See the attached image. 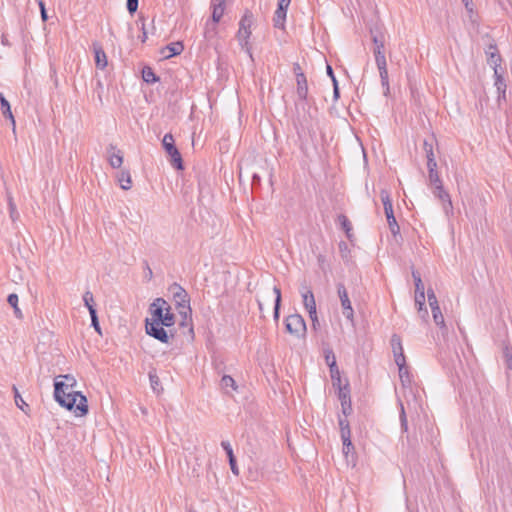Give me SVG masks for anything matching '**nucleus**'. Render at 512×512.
I'll return each instance as SVG.
<instances>
[{"mask_svg":"<svg viewBox=\"0 0 512 512\" xmlns=\"http://www.w3.org/2000/svg\"><path fill=\"white\" fill-rule=\"evenodd\" d=\"M403 370L401 371V368H398L399 369V377L402 381V383L404 384L405 382H408L410 383V378H409V372H408V369L406 367V364L403 365Z\"/></svg>","mask_w":512,"mask_h":512,"instance_id":"nucleus-44","label":"nucleus"},{"mask_svg":"<svg viewBox=\"0 0 512 512\" xmlns=\"http://www.w3.org/2000/svg\"><path fill=\"white\" fill-rule=\"evenodd\" d=\"M327 74L331 77L332 81H334V79H336L334 76L333 69L330 65H327Z\"/></svg>","mask_w":512,"mask_h":512,"instance_id":"nucleus-60","label":"nucleus"},{"mask_svg":"<svg viewBox=\"0 0 512 512\" xmlns=\"http://www.w3.org/2000/svg\"><path fill=\"white\" fill-rule=\"evenodd\" d=\"M488 55V63L490 66H492L494 70V74H496V71H498V67L500 66L501 57L497 52V49L495 46H490L489 51H487Z\"/></svg>","mask_w":512,"mask_h":512,"instance_id":"nucleus-20","label":"nucleus"},{"mask_svg":"<svg viewBox=\"0 0 512 512\" xmlns=\"http://www.w3.org/2000/svg\"><path fill=\"white\" fill-rule=\"evenodd\" d=\"M151 318L145 320L146 333L156 340L168 344L174 337L170 329L176 322V316L172 313L171 306L163 298H156L149 308Z\"/></svg>","mask_w":512,"mask_h":512,"instance_id":"nucleus-1","label":"nucleus"},{"mask_svg":"<svg viewBox=\"0 0 512 512\" xmlns=\"http://www.w3.org/2000/svg\"><path fill=\"white\" fill-rule=\"evenodd\" d=\"M273 292L275 294V303H274V311L273 318L277 322L280 316V307H281V289L278 286L273 287Z\"/></svg>","mask_w":512,"mask_h":512,"instance_id":"nucleus-22","label":"nucleus"},{"mask_svg":"<svg viewBox=\"0 0 512 512\" xmlns=\"http://www.w3.org/2000/svg\"><path fill=\"white\" fill-rule=\"evenodd\" d=\"M142 78L148 84H153L159 80L154 71L150 67H145L142 70Z\"/></svg>","mask_w":512,"mask_h":512,"instance_id":"nucleus-29","label":"nucleus"},{"mask_svg":"<svg viewBox=\"0 0 512 512\" xmlns=\"http://www.w3.org/2000/svg\"><path fill=\"white\" fill-rule=\"evenodd\" d=\"M427 168L428 172L437 170V162L435 158H430L427 160Z\"/></svg>","mask_w":512,"mask_h":512,"instance_id":"nucleus-49","label":"nucleus"},{"mask_svg":"<svg viewBox=\"0 0 512 512\" xmlns=\"http://www.w3.org/2000/svg\"><path fill=\"white\" fill-rule=\"evenodd\" d=\"M1 42H2L3 45H8V40H7V37L5 35H2Z\"/></svg>","mask_w":512,"mask_h":512,"instance_id":"nucleus-63","label":"nucleus"},{"mask_svg":"<svg viewBox=\"0 0 512 512\" xmlns=\"http://www.w3.org/2000/svg\"><path fill=\"white\" fill-rule=\"evenodd\" d=\"M162 146L167 155L170 157L171 165L177 170H183V160L178 148L175 145V140L171 133L164 135L162 139Z\"/></svg>","mask_w":512,"mask_h":512,"instance_id":"nucleus-5","label":"nucleus"},{"mask_svg":"<svg viewBox=\"0 0 512 512\" xmlns=\"http://www.w3.org/2000/svg\"><path fill=\"white\" fill-rule=\"evenodd\" d=\"M337 386L339 388L338 398L341 401V406L345 407V405L348 404L349 410H352L349 384L346 383L343 387L341 386V384Z\"/></svg>","mask_w":512,"mask_h":512,"instance_id":"nucleus-19","label":"nucleus"},{"mask_svg":"<svg viewBox=\"0 0 512 512\" xmlns=\"http://www.w3.org/2000/svg\"><path fill=\"white\" fill-rule=\"evenodd\" d=\"M339 426H340V429H341V439H342V442H343V446H352V442H351V432H350V427H349V423L347 420L345 419H339Z\"/></svg>","mask_w":512,"mask_h":512,"instance_id":"nucleus-18","label":"nucleus"},{"mask_svg":"<svg viewBox=\"0 0 512 512\" xmlns=\"http://www.w3.org/2000/svg\"><path fill=\"white\" fill-rule=\"evenodd\" d=\"M109 163L113 168H120L123 163V156L120 151L110 154Z\"/></svg>","mask_w":512,"mask_h":512,"instance_id":"nucleus-33","label":"nucleus"},{"mask_svg":"<svg viewBox=\"0 0 512 512\" xmlns=\"http://www.w3.org/2000/svg\"><path fill=\"white\" fill-rule=\"evenodd\" d=\"M8 207L11 218L15 220V217L18 216V212L11 196L8 197Z\"/></svg>","mask_w":512,"mask_h":512,"instance_id":"nucleus-45","label":"nucleus"},{"mask_svg":"<svg viewBox=\"0 0 512 512\" xmlns=\"http://www.w3.org/2000/svg\"><path fill=\"white\" fill-rule=\"evenodd\" d=\"M224 13V6L221 5H213V12H212V21L214 23H218L220 19L222 18Z\"/></svg>","mask_w":512,"mask_h":512,"instance_id":"nucleus-39","label":"nucleus"},{"mask_svg":"<svg viewBox=\"0 0 512 512\" xmlns=\"http://www.w3.org/2000/svg\"><path fill=\"white\" fill-rule=\"evenodd\" d=\"M221 446H222V448L225 450V452L227 454V457H228V460H229L230 469H231L232 473L235 476H238L239 475V469H238V466H237V463H236V458L234 456L231 444L228 441H222L221 442Z\"/></svg>","mask_w":512,"mask_h":512,"instance_id":"nucleus-15","label":"nucleus"},{"mask_svg":"<svg viewBox=\"0 0 512 512\" xmlns=\"http://www.w3.org/2000/svg\"><path fill=\"white\" fill-rule=\"evenodd\" d=\"M462 3L464 4L466 10L472 14L473 13V2L472 0H461Z\"/></svg>","mask_w":512,"mask_h":512,"instance_id":"nucleus-51","label":"nucleus"},{"mask_svg":"<svg viewBox=\"0 0 512 512\" xmlns=\"http://www.w3.org/2000/svg\"><path fill=\"white\" fill-rule=\"evenodd\" d=\"M118 181L123 190H129L132 186V180L129 171H121L118 176Z\"/></svg>","mask_w":512,"mask_h":512,"instance_id":"nucleus-25","label":"nucleus"},{"mask_svg":"<svg viewBox=\"0 0 512 512\" xmlns=\"http://www.w3.org/2000/svg\"><path fill=\"white\" fill-rule=\"evenodd\" d=\"M297 88L296 94L299 100L305 101L309 104L308 98V83L307 78L304 73H298V77L296 78Z\"/></svg>","mask_w":512,"mask_h":512,"instance_id":"nucleus-12","label":"nucleus"},{"mask_svg":"<svg viewBox=\"0 0 512 512\" xmlns=\"http://www.w3.org/2000/svg\"><path fill=\"white\" fill-rule=\"evenodd\" d=\"M415 305L417 306L418 313H421L423 306H425V291L415 292Z\"/></svg>","mask_w":512,"mask_h":512,"instance_id":"nucleus-38","label":"nucleus"},{"mask_svg":"<svg viewBox=\"0 0 512 512\" xmlns=\"http://www.w3.org/2000/svg\"><path fill=\"white\" fill-rule=\"evenodd\" d=\"M291 0H279V4L290 5Z\"/></svg>","mask_w":512,"mask_h":512,"instance_id":"nucleus-64","label":"nucleus"},{"mask_svg":"<svg viewBox=\"0 0 512 512\" xmlns=\"http://www.w3.org/2000/svg\"><path fill=\"white\" fill-rule=\"evenodd\" d=\"M303 305L307 311L316 309L314 294L311 290L302 293Z\"/></svg>","mask_w":512,"mask_h":512,"instance_id":"nucleus-23","label":"nucleus"},{"mask_svg":"<svg viewBox=\"0 0 512 512\" xmlns=\"http://www.w3.org/2000/svg\"><path fill=\"white\" fill-rule=\"evenodd\" d=\"M127 10L130 14H133L138 9V0H127Z\"/></svg>","mask_w":512,"mask_h":512,"instance_id":"nucleus-47","label":"nucleus"},{"mask_svg":"<svg viewBox=\"0 0 512 512\" xmlns=\"http://www.w3.org/2000/svg\"><path fill=\"white\" fill-rule=\"evenodd\" d=\"M380 198H381V201L384 206V212L386 215L389 229H390L391 233L394 236H396L400 232V227H399V225L396 221V218L394 216L393 205H392V200L390 198V193L387 190L383 189L380 192Z\"/></svg>","mask_w":512,"mask_h":512,"instance_id":"nucleus-6","label":"nucleus"},{"mask_svg":"<svg viewBox=\"0 0 512 512\" xmlns=\"http://www.w3.org/2000/svg\"><path fill=\"white\" fill-rule=\"evenodd\" d=\"M329 370H330L331 379L333 381V385L334 386L340 385L341 377H340V371L337 366V363L332 361Z\"/></svg>","mask_w":512,"mask_h":512,"instance_id":"nucleus-30","label":"nucleus"},{"mask_svg":"<svg viewBox=\"0 0 512 512\" xmlns=\"http://www.w3.org/2000/svg\"><path fill=\"white\" fill-rule=\"evenodd\" d=\"M433 194L443 203V209L447 215L452 213L453 206L450 195L444 190L443 184L434 186Z\"/></svg>","mask_w":512,"mask_h":512,"instance_id":"nucleus-10","label":"nucleus"},{"mask_svg":"<svg viewBox=\"0 0 512 512\" xmlns=\"http://www.w3.org/2000/svg\"><path fill=\"white\" fill-rule=\"evenodd\" d=\"M90 317H91V325L93 326L95 331L98 332L101 335L102 333H101V328H100V324H99V320H98V315H97V310L96 309H92L91 310Z\"/></svg>","mask_w":512,"mask_h":512,"instance_id":"nucleus-41","label":"nucleus"},{"mask_svg":"<svg viewBox=\"0 0 512 512\" xmlns=\"http://www.w3.org/2000/svg\"><path fill=\"white\" fill-rule=\"evenodd\" d=\"M289 5L279 4L275 11L274 26L277 28H283L286 19L287 9Z\"/></svg>","mask_w":512,"mask_h":512,"instance_id":"nucleus-17","label":"nucleus"},{"mask_svg":"<svg viewBox=\"0 0 512 512\" xmlns=\"http://www.w3.org/2000/svg\"><path fill=\"white\" fill-rule=\"evenodd\" d=\"M412 277L415 282V292L425 291L424 284L422 282L420 273L418 271H412Z\"/></svg>","mask_w":512,"mask_h":512,"instance_id":"nucleus-40","label":"nucleus"},{"mask_svg":"<svg viewBox=\"0 0 512 512\" xmlns=\"http://www.w3.org/2000/svg\"><path fill=\"white\" fill-rule=\"evenodd\" d=\"M15 404L26 414L29 410V405L23 400L16 386H13Z\"/></svg>","mask_w":512,"mask_h":512,"instance_id":"nucleus-27","label":"nucleus"},{"mask_svg":"<svg viewBox=\"0 0 512 512\" xmlns=\"http://www.w3.org/2000/svg\"><path fill=\"white\" fill-rule=\"evenodd\" d=\"M339 250L342 253V257H345L344 253H348L349 252L347 243L344 242V241H341L339 243Z\"/></svg>","mask_w":512,"mask_h":512,"instance_id":"nucleus-52","label":"nucleus"},{"mask_svg":"<svg viewBox=\"0 0 512 512\" xmlns=\"http://www.w3.org/2000/svg\"><path fill=\"white\" fill-rule=\"evenodd\" d=\"M427 298H428L429 306L431 308L440 307L433 289L429 288L427 290Z\"/></svg>","mask_w":512,"mask_h":512,"instance_id":"nucleus-43","label":"nucleus"},{"mask_svg":"<svg viewBox=\"0 0 512 512\" xmlns=\"http://www.w3.org/2000/svg\"><path fill=\"white\" fill-rule=\"evenodd\" d=\"M434 142H436L434 137H432L431 139H425L423 141V149L427 160H429L430 158H435L433 151Z\"/></svg>","mask_w":512,"mask_h":512,"instance_id":"nucleus-26","label":"nucleus"},{"mask_svg":"<svg viewBox=\"0 0 512 512\" xmlns=\"http://www.w3.org/2000/svg\"><path fill=\"white\" fill-rule=\"evenodd\" d=\"M261 183V178L258 174L254 173L252 176V187L259 186Z\"/></svg>","mask_w":512,"mask_h":512,"instance_id":"nucleus-54","label":"nucleus"},{"mask_svg":"<svg viewBox=\"0 0 512 512\" xmlns=\"http://www.w3.org/2000/svg\"><path fill=\"white\" fill-rule=\"evenodd\" d=\"M399 420H400L401 432L402 433L408 432L407 416H406V412H405V409H404V405L401 402H400Z\"/></svg>","mask_w":512,"mask_h":512,"instance_id":"nucleus-35","label":"nucleus"},{"mask_svg":"<svg viewBox=\"0 0 512 512\" xmlns=\"http://www.w3.org/2000/svg\"><path fill=\"white\" fill-rule=\"evenodd\" d=\"M333 96L335 100L339 98V87L336 79L333 81Z\"/></svg>","mask_w":512,"mask_h":512,"instance_id":"nucleus-53","label":"nucleus"},{"mask_svg":"<svg viewBox=\"0 0 512 512\" xmlns=\"http://www.w3.org/2000/svg\"><path fill=\"white\" fill-rule=\"evenodd\" d=\"M433 320L436 325L440 328H446L444 317L442 315L440 307L431 308Z\"/></svg>","mask_w":512,"mask_h":512,"instance_id":"nucleus-32","label":"nucleus"},{"mask_svg":"<svg viewBox=\"0 0 512 512\" xmlns=\"http://www.w3.org/2000/svg\"><path fill=\"white\" fill-rule=\"evenodd\" d=\"M253 20H254V18H253L252 12L249 10H246L239 22V28L251 29Z\"/></svg>","mask_w":512,"mask_h":512,"instance_id":"nucleus-28","label":"nucleus"},{"mask_svg":"<svg viewBox=\"0 0 512 512\" xmlns=\"http://www.w3.org/2000/svg\"><path fill=\"white\" fill-rule=\"evenodd\" d=\"M93 51H94V54H95V65H96V67L98 69L103 70L104 68H106V66L108 64L107 56H106L105 51L103 50V48L98 43H94L93 44Z\"/></svg>","mask_w":512,"mask_h":512,"instance_id":"nucleus-14","label":"nucleus"},{"mask_svg":"<svg viewBox=\"0 0 512 512\" xmlns=\"http://www.w3.org/2000/svg\"><path fill=\"white\" fill-rule=\"evenodd\" d=\"M216 34H217V23L207 22L205 31H204V37L207 40H210V39L214 38Z\"/></svg>","mask_w":512,"mask_h":512,"instance_id":"nucleus-34","label":"nucleus"},{"mask_svg":"<svg viewBox=\"0 0 512 512\" xmlns=\"http://www.w3.org/2000/svg\"><path fill=\"white\" fill-rule=\"evenodd\" d=\"M285 330L296 338L304 337L306 334V323L299 314H291L285 318Z\"/></svg>","mask_w":512,"mask_h":512,"instance_id":"nucleus-7","label":"nucleus"},{"mask_svg":"<svg viewBox=\"0 0 512 512\" xmlns=\"http://www.w3.org/2000/svg\"><path fill=\"white\" fill-rule=\"evenodd\" d=\"M420 318L423 319L425 322H427L428 320V317H429V314H428V310L425 306H423V310L421 313H418Z\"/></svg>","mask_w":512,"mask_h":512,"instance_id":"nucleus-55","label":"nucleus"},{"mask_svg":"<svg viewBox=\"0 0 512 512\" xmlns=\"http://www.w3.org/2000/svg\"><path fill=\"white\" fill-rule=\"evenodd\" d=\"M371 40L373 42V54L375 58L376 66L379 70V76L381 80V85L385 89L384 95L389 93V76L387 70V61H386V34L383 29L379 26H375L370 29Z\"/></svg>","mask_w":512,"mask_h":512,"instance_id":"nucleus-3","label":"nucleus"},{"mask_svg":"<svg viewBox=\"0 0 512 512\" xmlns=\"http://www.w3.org/2000/svg\"><path fill=\"white\" fill-rule=\"evenodd\" d=\"M495 82L494 86L497 90V103L498 106H501L503 102L507 101V95H506V89L507 85L503 78V76L499 73V71H496V74H494Z\"/></svg>","mask_w":512,"mask_h":512,"instance_id":"nucleus-11","label":"nucleus"},{"mask_svg":"<svg viewBox=\"0 0 512 512\" xmlns=\"http://www.w3.org/2000/svg\"><path fill=\"white\" fill-rule=\"evenodd\" d=\"M337 293L341 302L342 313L344 317L353 322L354 321V309L348 296L347 289L343 283L337 284Z\"/></svg>","mask_w":512,"mask_h":512,"instance_id":"nucleus-8","label":"nucleus"},{"mask_svg":"<svg viewBox=\"0 0 512 512\" xmlns=\"http://www.w3.org/2000/svg\"><path fill=\"white\" fill-rule=\"evenodd\" d=\"M169 291L173 295V300L176 304L179 314L182 315L184 319H186L188 313L191 312L190 297L188 293L177 283H173L170 286Z\"/></svg>","mask_w":512,"mask_h":512,"instance_id":"nucleus-4","label":"nucleus"},{"mask_svg":"<svg viewBox=\"0 0 512 512\" xmlns=\"http://www.w3.org/2000/svg\"><path fill=\"white\" fill-rule=\"evenodd\" d=\"M149 379L153 390H156L157 386L160 384L159 377L156 374L149 373Z\"/></svg>","mask_w":512,"mask_h":512,"instance_id":"nucleus-48","label":"nucleus"},{"mask_svg":"<svg viewBox=\"0 0 512 512\" xmlns=\"http://www.w3.org/2000/svg\"><path fill=\"white\" fill-rule=\"evenodd\" d=\"M338 222H339L341 228L345 231L347 238L349 240H351L353 237V234H352V224L349 221V219L344 214H340L338 216Z\"/></svg>","mask_w":512,"mask_h":512,"instance_id":"nucleus-24","label":"nucleus"},{"mask_svg":"<svg viewBox=\"0 0 512 512\" xmlns=\"http://www.w3.org/2000/svg\"><path fill=\"white\" fill-rule=\"evenodd\" d=\"M506 366L509 370H512V355L506 353Z\"/></svg>","mask_w":512,"mask_h":512,"instance_id":"nucleus-58","label":"nucleus"},{"mask_svg":"<svg viewBox=\"0 0 512 512\" xmlns=\"http://www.w3.org/2000/svg\"><path fill=\"white\" fill-rule=\"evenodd\" d=\"M212 5H225V0H212Z\"/></svg>","mask_w":512,"mask_h":512,"instance_id":"nucleus-61","label":"nucleus"},{"mask_svg":"<svg viewBox=\"0 0 512 512\" xmlns=\"http://www.w3.org/2000/svg\"><path fill=\"white\" fill-rule=\"evenodd\" d=\"M8 303L14 309V314L17 318H22V312L18 307V295L15 293L9 294L7 298Z\"/></svg>","mask_w":512,"mask_h":512,"instance_id":"nucleus-31","label":"nucleus"},{"mask_svg":"<svg viewBox=\"0 0 512 512\" xmlns=\"http://www.w3.org/2000/svg\"><path fill=\"white\" fill-rule=\"evenodd\" d=\"M324 353L326 364L330 367L332 360L336 362V357L331 349H326Z\"/></svg>","mask_w":512,"mask_h":512,"instance_id":"nucleus-46","label":"nucleus"},{"mask_svg":"<svg viewBox=\"0 0 512 512\" xmlns=\"http://www.w3.org/2000/svg\"><path fill=\"white\" fill-rule=\"evenodd\" d=\"M38 4H39V7H40V11H41V17H42L43 21H45L47 19V12H46V9H45V4H44V2L42 0H39Z\"/></svg>","mask_w":512,"mask_h":512,"instance_id":"nucleus-50","label":"nucleus"},{"mask_svg":"<svg viewBox=\"0 0 512 512\" xmlns=\"http://www.w3.org/2000/svg\"><path fill=\"white\" fill-rule=\"evenodd\" d=\"M147 39V32H146V29H145V24L144 22H142V36H141V42H145Z\"/></svg>","mask_w":512,"mask_h":512,"instance_id":"nucleus-59","label":"nucleus"},{"mask_svg":"<svg viewBox=\"0 0 512 512\" xmlns=\"http://www.w3.org/2000/svg\"><path fill=\"white\" fill-rule=\"evenodd\" d=\"M293 71H294L296 78L298 77V73H303L299 63H294Z\"/></svg>","mask_w":512,"mask_h":512,"instance_id":"nucleus-57","label":"nucleus"},{"mask_svg":"<svg viewBox=\"0 0 512 512\" xmlns=\"http://www.w3.org/2000/svg\"><path fill=\"white\" fill-rule=\"evenodd\" d=\"M84 305L87 307L89 314L91 315V310L95 308L94 296L90 291H86L83 295Z\"/></svg>","mask_w":512,"mask_h":512,"instance_id":"nucleus-36","label":"nucleus"},{"mask_svg":"<svg viewBox=\"0 0 512 512\" xmlns=\"http://www.w3.org/2000/svg\"><path fill=\"white\" fill-rule=\"evenodd\" d=\"M250 36H251V29H244V28H239L237 35H236L237 40H238L240 46L242 47V49H244L245 52L249 55V57L252 58L251 46L249 43Z\"/></svg>","mask_w":512,"mask_h":512,"instance_id":"nucleus-13","label":"nucleus"},{"mask_svg":"<svg viewBox=\"0 0 512 512\" xmlns=\"http://www.w3.org/2000/svg\"><path fill=\"white\" fill-rule=\"evenodd\" d=\"M184 50V46L181 42H173L168 44L165 48L162 50V54L164 58H171L173 56H177L182 53Z\"/></svg>","mask_w":512,"mask_h":512,"instance_id":"nucleus-16","label":"nucleus"},{"mask_svg":"<svg viewBox=\"0 0 512 512\" xmlns=\"http://www.w3.org/2000/svg\"><path fill=\"white\" fill-rule=\"evenodd\" d=\"M77 381L70 374L59 375L54 382V399L62 407L73 410L77 417L88 413L87 398L76 391Z\"/></svg>","mask_w":512,"mask_h":512,"instance_id":"nucleus-2","label":"nucleus"},{"mask_svg":"<svg viewBox=\"0 0 512 512\" xmlns=\"http://www.w3.org/2000/svg\"><path fill=\"white\" fill-rule=\"evenodd\" d=\"M0 104L1 111L4 117L11 120L13 127L15 128V119L11 111V107L7 99L4 97L3 93L0 92Z\"/></svg>","mask_w":512,"mask_h":512,"instance_id":"nucleus-21","label":"nucleus"},{"mask_svg":"<svg viewBox=\"0 0 512 512\" xmlns=\"http://www.w3.org/2000/svg\"><path fill=\"white\" fill-rule=\"evenodd\" d=\"M391 347L394 355V361L398 368H401V371L403 370V365L406 364V359L402 347L401 337L397 334H393L391 337Z\"/></svg>","mask_w":512,"mask_h":512,"instance_id":"nucleus-9","label":"nucleus"},{"mask_svg":"<svg viewBox=\"0 0 512 512\" xmlns=\"http://www.w3.org/2000/svg\"><path fill=\"white\" fill-rule=\"evenodd\" d=\"M342 411L345 415L349 414L351 412V410H349V408H348V404H346L345 407H342Z\"/></svg>","mask_w":512,"mask_h":512,"instance_id":"nucleus-62","label":"nucleus"},{"mask_svg":"<svg viewBox=\"0 0 512 512\" xmlns=\"http://www.w3.org/2000/svg\"><path fill=\"white\" fill-rule=\"evenodd\" d=\"M308 313H309V317H310L311 321H317L318 317H317L316 309L309 310Z\"/></svg>","mask_w":512,"mask_h":512,"instance_id":"nucleus-56","label":"nucleus"},{"mask_svg":"<svg viewBox=\"0 0 512 512\" xmlns=\"http://www.w3.org/2000/svg\"><path fill=\"white\" fill-rule=\"evenodd\" d=\"M428 178H429V182L431 185H433V186L442 185V181L440 179V176H439L437 170L429 171Z\"/></svg>","mask_w":512,"mask_h":512,"instance_id":"nucleus-42","label":"nucleus"},{"mask_svg":"<svg viewBox=\"0 0 512 512\" xmlns=\"http://www.w3.org/2000/svg\"><path fill=\"white\" fill-rule=\"evenodd\" d=\"M220 384L223 389H227L228 387H231L233 390H237V385H236L235 380L229 375H224L221 379Z\"/></svg>","mask_w":512,"mask_h":512,"instance_id":"nucleus-37","label":"nucleus"}]
</instances>
